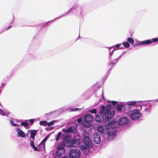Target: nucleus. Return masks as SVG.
<instances>
[{
    "label": "nucleus",
    "mask_w": 158,
    "mask_h": 158,
    "mask_svg": "<svg viewBox=\"0 0 158 158\" xmlns=\"http://www.w3.org/2000/svg\"><path fill=\"white\" fill-rule=\"evenodd\" d=\"M107 102L109 103L107 105V106H102L101 110V113L104 115L107 114L105 118L106 124H105L106 129H111V128H115L118 126V123L117 121H113L109 122L110 119L113 116L114 114V111L113 108H109V107L112 106L116 105L117 103V102L114 101L108 100Z\"/></svg>",
    "instance_id": "f257e3e1"
},
{
    "label": "nucleus",
    "mask_w": 158,
    "mask_h": 158,
    "mask_svg": "<svg viewBox=\"0 0 158 158\" xmlns=\"http://www.w3.org/2000/svg\"><path fill=\"white\" fill-rule=\"evenodd\" d=\"M84 145L81 146L80 148L84 152L87 154L89 149L92 147V144L89 138V135L88 132L84 131L83 133Z\"/></svg>",
    "instance_id": "f03ea898"
},
{
    "label": "nucleus",
    "mask_w": 158,
    "mask_h": 158,
    "mask_svg": "<svg viewBox=\"0 0 158 158\" xmlns=\"http://www.w3.org/2000/svg\"><path fill=\"white\" fill-rule=\"evenodd\" d=\"M128 114L132 119L137 120L140 118L141 114L138 109H135L130 110L128 112Z\"/></svg>",
    "instance_id": "7ed1b4c3"
},
{
    "label": "nucleus",
    "mask_w": 158,
    "mask_h": 158,
    "mask_svg": "<svg viewBox=\"0 0 158 158\" xmlns=\"http://www.w3.org/2000/svg\"><path fill=\"white\" fill-rule=\"evenodd\" d=\"M94 119L93 115L91 114H87L85 115L83 118V124L86 127H90L91 125V122Z\"/></svg>",
    "instance_id": "20e7f679"
},
{
    "label": "nucleus",
    "mask_w": 158,
    "mask_h": 158,
    "mask_svg": "<svg viewBox=\"0 0 158 158\" xmlns=\"http://www.w3.org/2000/svg\"><path fill=\"white\" fill-rule=\"evenodd\" d=\"M106 134L108 135V138L109 139L111 140L113 139V137L116 135L117 133V131L115 129L111 128V129H106Z\"/></svg>",
    "instance_id": "39448f33"
},
{
    "label": "nucleus",
    "mask_w": 158,
    "mask_h": 158,
    "mask_svg": "<svg viewBox=\"0 0 158 158\" xmlns=\"http://www.w3.org/2000/svg\"><path fill=\"white\" fill-rule=\"evenodd\" d=\"M81 154L79 150L77 149H71L69 153V156L70 158H79Z\"/></svg>",
    "instance_id": "423d86ee"
},
{
    "label": "nucleus",
    "mask_w": 158,
    "mask_h": 158,
    "mask_svg": "<svg viewBox=\"0 0 158 158\" xmlns=\"http://www.w3.org/2000/svg\"><path fill=\"white\" fill-rule=\"evenodd\" d=\"M65 144L62 143H59L57 146V150L56 155H62L65 152L64 149Z\"/></svg>",
    "instance_id": "0eeeda50"
},
{
    "label": "nucleus",
    "mask_w": 158,
    "mask_h": 158,
    "mask_svg": "<svg viewBox=\"0 0 158 158\" xmlns=\"http://www.w3.org/2000/svg\"><path fill=\"white\" fill-rule=\"evenodd\" d=\"M80 142V140L79 139H73L70 141L69 147H76L79 144Z\"/></svg>",
    "instance_id": "6e6552de"
},
{
    "label": "nucleus",
    "mask_w": 158,
    "mask_h": 158,
    "mask_svg": "<svg viewBox=\"0 0 158 158\" xmlns=\"http://www.w3.org/2000/svg\"><path fill=\"white\" fill-rule=\"evenodd\" d=\"M28 131L30 133L29 139L30 142H31V141H32V142L34 141L35 136L37 133V131L35 130H28Z\"/></svg>",
    "instance_id": "1a4fd4ad"
},
{
    "label": "nucleus",
    "mask_w": 158,
    "mask_h": 158,
    "mask_svg": "<svg viewBox=\"0 0 158 158\" xmlns=\"http://www.w3.org/2000/svg\"><path fill=\"white\" fill-rule=\"evenodd\" d=\"M94 140L96 144H99L101 142L100 135L98 133H95L94 136Z\"/></svg>",
    "instance_id": "9d476101"
},
{
    "label": "nucleus",
    "mask_w": 158,
    "mask_h": 158,
    "mask_svg": "<svg viewBox=\"0 0 158 158\" xmlns=\"http://www.w3.org/2000/svg\"><path fill=\"white\" fill-rule=\"evenodd\" d=\"M48 137L45 138L39 145V148L42 151L45 150V143L48 139Z\"/></svg>",
    "instance_id": "9b49d317"
},
{
    "label": "nucleus",
    "mask_w": 158,
    "mask_h": 158,
    "mask_svg": "<svg viewBox=\"0 0 158 158\" xmlns=\"http://www.w3.org/2000/svg\"><path fill=\"white\" fill-rule=\"evenodd\" d=\"M128 121L127 118L125 117L121 118L118 122V125H122L126 123Z\"/></svg>",
    "instance_id": "f8f14e48"
},
{
    "label": "nucleus",
    "mask_w": 158,
    "mask_h": 158,
    "mask_svg": "<svg viewBox=\"0 0 158 158\" xmlns=\"http://www.w3.org/2000/svg\"><path fill=\"white\" fill-rule=\"evenodd\" d=\"M152 43L151 40H147L144 41H138L136 42V44L137 46L149 44Z\"/></svg>",
    "instance_id": "ddd939ff"
},
{
    "label": "nucleus",
    "mask_w": 158,
    "mask_h": 158,
    "mask_svg": "<svg viewBox=\"0 0 158 158\" xmlns=\"http://www.w3.org/2000/svg\"><path fill=\"white\" fill-rule=\"evenodd\" d=\"M16 131L17 132V136L21 138H24L25 136V133L21 129L18 128Z\"/></svg>",
    "instance_id": "4468645a"
},
{
    "label": "nucleus",
    "mask_w": 158,
    "mask_h": 158,
    "mask_svg": "<svg viewBox=\"0 0 158 158\" xmlns=\"http://www.w3.org/2000/svg\"><path fill=\"white\" fill-rule=\"evenodd\" d=\"M102 115L103 114L102 113L100 114L97 115L95 118V121L98 122H101L102 121L104 120V117L102 116ZM103 115H104L103 114Z\"/></svg>",
    "instance_id": "2eb2a0df"
},
{
    "label": "nucleus",
    "mask_w": 158,
    "mask_h": 158,
    "mask_svg": "<svg viewBox=\"0 0 158 158\" xmlns=\"http://www.w3.org/2000/svg\"><path fill=\"white\" fill-rule=\"evenodd\" d=\"M136 103V101H130L127 102L126 103L129 108H131L134 106Z\"/></svg>",
    "instance_id": "dca6fc26"
},
{
    "label": "nucleus",
    "mask_w": 158,
    "mask_h": 158,
    "mask_svg": "<svg viewBox=\"0 0 158 158\" xmlns=\"http://www.w3.org/2000/svg\"><path fill=\"white\" fill-rule=\"evenodd\" d=\"M104 124L105 125V124H106L105 123ZM97 129L98 131H99L101 133H103L104 132H105L106 133V130H105V127L104 129V127L102 126H99L98 127Z\"/></svg>",
    "instance_id": "f3484780"
},
{
    "label": "nucleus",
    "mask_w": 158,
    "mask_h": 158,
    "mask_svg": "<svg viewBox=\"0 0 158 158\" xmlns=\"http://www.w3.org/2000/svg\"><path fill=\"white\" fill-rule=\"evenodd\" d=\"M10 114V112L7 111H4L0 109V114L2 115V116L6 115L8 116V115Z\"/></svg>",
    "instance_id": "a211bd4d"
},
{
    "label": "nucleus",
    "mask_w": 158,
    "mask_h": 158,
    "mask_svg": "<svg viewBox=\"0 0 158 158\" xmlns=\"http://www.w3.org/2000/svg\"><path fill=\"white\" fill-rule=\"evenodd\" d=\"M30 146L32 148L34 151H39L38 148L36 147L35 146L34 143V141L32 142V141H31V142H30Z\"/></svg>",
    "instance_id": "6ab92c4d"
},
{
    "label": "nucleus",
    "mask_w": 158,
    "mask_h": 158,
    "mask_svg": "<svg viewBox=\"0 0 158 158\" xmlns=\"http://www.w3.org/2000/svg\"><path fill=\"white\" fill-rule=\"evenodd\" d=\"M121 44H118L111 47H112V48L113 49H114L115 51L118 49H119V48L121 46Z\"/></svg>",
    "instance_id": "aec40b11"
},
{
    "label": "nucleus",
    "mask_w": 158,
    "mask_h": 158,
    "mask_svg": "<svg viewBox=\"0 0 158 158\" xmlns=\"http://www.w3.org/2000/svg\"><path fill=\"white\" fill-rule=\"evenodd\" d=\"M39 123L41 125L44 126H47L48 125V122L45 121H41Z\"/></svg>",
    "instance_id": "412c9836"
},
{
    "label": "nucleus",
    "mask_w": 158,
    "mask_h": 158,
    "mask_svg": "<svg viewBox=\"0 0 158 158\" xmlns=\"http://www.w3.org/2000/svg\"><path fill=\"white\" fill-rule=\"evenodd\" d=\"M123 105L122 104L117 105L116 106V108L118 111H120L122 109Z\"/></svg>",
    "instance_id": "4be33fe9"
},
{
    "label": "nucleus",
    "mask_w": 158,
    "mask_h": 158,
    "mask_svg": "<svg viewBox=\"0 0 158 158\" xmlns=\"http://www.w3.org/2000/svg\"><path fill=\"white\" fill-rule=\"evenodd\" d=\"M61 155H55L54 156L53 158H69L68 156H66L62 157Z\"/></svg>",
    "instance_id": "5701e85b"
},
{
    "label": "nucleus",
    "mask_w": 158,
    "mask_h": 158,
    "mask_svg": "<svg viewBox=\"0 0 158 158\" xmlns=\"http://www.w3.org/2000/svg\"><path fill=\"white\" fill-rule=\"evenodd\" d=\"M122 44L123 46L126 48H128L130 46V44L127 42H124Z\"/></svg>",
    "instance_id": "b1692460"
},
{
    "label": "nucleus",
    "mask_w": 158,
    "mask_h": 158,
    "mask_svg": "<svg viewBox=\"0 0 158 158\" xmlns=\"http://www.w3.org/2000/svg\"><path fill=\"white\" fill-rule=\"evenodd\" d=\"M57 122V120H53L51 121L50 122H48V127L50 126L51 125H53L54 123H56Z\"/></svg>",
    "instance_id": "393cba45"
},
{
    "label": "nucleus",
    "mask_w": 158,
    "mask_h": 158,
    "mask_svg": "<svg viewBox=\"0 0 158 158\" xmlns=\"http://www.w3.org/2000/svg\"><path fill=\"white\" fill-rule=\"evenodd\" d=\"M61 135L62 133L61 132H59L58 133V134L56 138V141H58L59 140V139L61 138Z\"/></svg>",
    "instance_id": "a878e982"
},
{
    "label": "nucleus",
    "mask_w": 158,
    "mask_h": 158,
    "mask_svg": "<svg viewBox=\"0 0 158 158\" xmlns=\"http://www.w3.org/2000/svg\"><path fill=\"white\" fill-rule=\"evenodd\" d=\"M21 125L22 126H24L26 128H27V127L28 125V124L27 123L25 122H22L21 123Z\"/></svg>",
    "instance_id": "bb28decb"
},
{
    "label": "nucleus",
    "mask_w": 158,
    "mask_h": 158,
    "mask_svg": "<svg viewBox=\"0 0 158 158\" xmlns=\"http://www.w3.org/2000/svg\"><path fill=\"white\" fill-rule=\"evenodd\" d=\"M128 42L131 43V44H133L134 43V40L131 38H129L127 39Z\"/></svg>",
    "instance_id": "cd10ccee"
},
{
    "label": "nucleus",
    "mask_w": 158,
    "mask_h": 158,
    "mask_svg": "<svg viewBox=\"0 0 158 158\" xmlns=\"http://www.w3.org/2000/svg\"><path fill=\"white\" fill-rule=\"evenodd\" d=\"M109 50L110 55V56H111L112 55L113 52L114 50V49H113L111 47L109 48Z\"/></svg>",
    "instance_id": "c85d7f7f"
},
{
    "label": "nucleus",
    "mask_w": 158,
    "mask_h": 158,
    "mask_svg": "<svg viewBox=\"0 0 158 158\" xmlns=\"http://www.w3.org/2000/svg\"><path fill=\"white\" fill-rule=\"evenodd\" d=\"M9 122L13 126H15V127H18L19 126L17 124L14 123V121L11 120H9Z\"/></svg>",
    "instance_id": "c756f323"
},
{
    "label": "nucleus",
    "mask_w": 158,
    "mask_h": 158,
    "mask_svg": "<svg viewBox=\"0 0 158 158\" xmlns=\"http://www.w3.org/2000/svg\"><path fill=\"white\" fill-rule=\"evenodd\" d=\"M74 129L73 127H70L68 129H67V131L68 132H72L73 131Z\"/></svg>",
    "instance_id": "7c9ffc66"
},
{
    "label": "nucleus",
    "mask_w": 158,
    "mask_h": 158,
    "mask_svg": "<svg viewBox=\"0 0 158 158\" xmlns=\"http://www.w3.org/2000/svg\"><path fill=\"white\" fill-rule=\"evenodd\" d=\"M81 109L78 108H71L70 109V111H77Z\"/></svg>",
    "instance_id": "2f4dec72"
},
{
    "label": "nucleus",
    "mask_w": 158,
    "mask_h": 158,
    "mask_svg": "<svg viewBox=\"0 0 158 158\" xmlns=\"http://www.w3.org/2000/svg\"><path fill=\"white\" fill-rule=\"evenodd\" d=\"M89 111L91 113H92L96 114L97 112V109H94L92 110H90Z\"/></svg>",
    "instance_id": "473e14b6"
},
{
    "label": "nucleus",
    "mask_w": 158,
    "mask_h": 158,
    "mask_svg": "<svg viewBox=\"0 0 158 158\" xmlns=\"http://www.w3.org/2000/svg\"><path fill=\"white\" fill-rule=\"evenodd\" d=\"M152 42H158V38H155L152 39Z\"/></svg>",
    "instance_id": "72a5a7b5"
},
{
    "label": "nucleus",
    "mask_w": 158,
    "mask_h": 158,
    "mask_svg": "<svg viewBox=\"0 0 158 158\" xmlns=\"http://www.w3.org/2000/svg\"><path fill=\"white\" fill-rule=\"evenodd\" d=\"M82 121V118H80L77 119V122L78 123H80Z\"/></svg>",
    "instance_id": "f704fd0d"
},
{
    "label": "nucleus",
    "mask_w": 158,
    "mask_h": 158,
    "mask_svg": "<svg viewBox=\"0 0 158 158\" xmlns=\"http://www.w3.org/2000/svg\"><path fill=\"white\" fill-rule=\"evenodd\" d=\"M35 119H30L29 120V122L31 123V124H32L34 122V121H35Z\"/></svg>",
    "instance_id": "c9c22d12"
},
{
    "label": "nucleus",
    "mask_w": 158,
    "mask_h": 158,
    "mask_svg": "<svg viewBox=\"0 0 158 158\" xmlns=\"http://www.w3.org/2000/svg\"><path fill=\"white\" fill-rule=\"evenodd\" d=\"M63 131L64 132H68V131H67V129L65 130L64 129H63Z\"/></svg>",
    "instance_id": "e433bc0d"
},
{
    "label": "nucleus",
    "mask_w": 158,
    "mask_h": 158,
    "mask_svg": "<svg viewBox=\"0 0 158 158\" xmlns=\"http://www.w3.org/2000/svg\"><path fill=\"white\" fill-rule=\"evenodd\" d=\"M102 98L104 99V95H103V94H102Z\"/></svg>",
    "instance_id": "4c0bfd02"
},
{
    "label": "nucleus",
    "mask_w": 158,
    "mask_h": 158,
    "mask_svg": "<svg viewBox=\"0 0 158 158\" xmlns=\"http://www.w3.org/2000/svg\"><path fill=\"white\" fill-rule=\"evenodd\" d=\"M11 27V26H10L7 29V30H8Z\"/></svg>",
    "instance_id": "58836bf2"
},
{
    "label": "nucleus",
    "mask_w": 158,
    "mask_h": 158,
    "mask_svg": "<svg viewBox=\"0 0 158 158\" xmlns=\"http://www.w3.org/2000/svg\"><path fill=\"white\" fill-rule=\"evenodd\" d=\"M121 56L119 58H118V60H119V59L120 58V57L121 56Z\"/></svg>",
    "instance_id": "ea45409f"
}]
</instances>
